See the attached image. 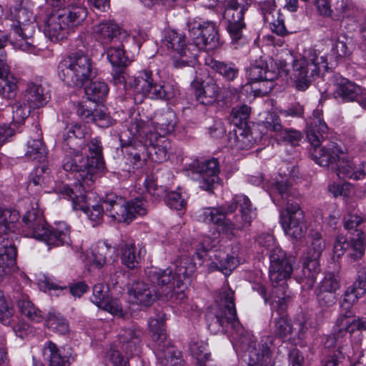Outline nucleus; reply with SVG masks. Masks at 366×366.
<instances>
[{"mask_svg":"<svg viewBox=\"0 0 366 366\" xmlns=\"http://www.w3.org/2000/svg\"><path fill=\"white\" fill-rule=\"evenodd\" d=\"M208 328L212 333L227 332L229 328L232 334L234 347L251 355L256 348V340L250 332L239 323L236 312L234 292L229 287L222 288L216 300L214 313L207 315Z\"/></svg>","mask_w":366,"mask_h":366,"instance_id":"1","label":"nucleus"},{"mask_svg":"<svg viewBox=\"0 0 366 366\" xmlns=\"http://www.w3.org/2000/svg\"><path fill=\"white\" fill-rule=\"evenodd\" d=\"M147 282L144 281L134 282L128 289V294L134 304L148 307L157 299L170 301L174 304H180L185 300L184 293L179 291L174 293L172 290V277L169 269H161L149 267L145 269Z\"/></svg>","mask_w":366,"mask_h":366,"instance_id":"2","label":"nucleus"},{"mask_svg":"<svg viewBox=\"0 0 366 366\" xmlns=\"http://www.w3.org/2000/svg\"><path fill=\"white\" fill-rule=\"evenodd\" d=\"M62 160L63 169L74 174L75 182L72 187L68 184H62L56 188V192L63 197H72L74 200V207L83 209L84 200L83 197L84 189H91L96 179L99 175L92 168L89 158L84 157L81 149L66 150Z\"/></svg>","mask_w":366,"mask_h":366,"instance_id":"3","label":"nucleus"},{"mask_svg":"<svg viewBox=\"0 0 366 366\" xmlns=\"http://www.w3.org/2000/svg\"><path fill=\"white\" fill-rule=\"evenodd\" d=\"M270 195L275 204L286 207L280 216L285 234L296 239L303 237L306 230L305 214L299 204L292 199L295 191L288 179L282 176L277 178L272 183Z\"/></svg>","mask_w":366,"mask_h":366,"instance_id":"4","label":"nucleus"},{"mask_svg":"<svg viewBox=\"0 0 366 366\" xmlns=\"http://www.w3.org/2000/svg\"><path fill=\"white\" fill-rule=\"evenodd\" d=\"M327 130L328 127L323 119L322 109H315L307 122V139L314 147L313 159L322 167H330L340 179L342 162L340 158L342 154L340 146L336 142H330L327 147L318 148L325 139L324 135L327 134Z\"/></svg>","mask_w":366,"mask_h":366,"instance_id":"5","label":"nucleus"},{"mask_svg":"<svg viewBox=\"0 0 366 366\" xmlns=\"http://www.w3.org/2000/svg\"><path fill=\"white\" fill-rule=\"evenodd\" d=\"M57 71L59 78L66 85L81 87L92 76L93 62L82 51H76L63 59Z\"/></svg>","mask_w":366,"mask_h":366,"instance_id":"6","label":"nucleus"},{"mask_svg":"<svg viewBox=\"0 0 366 366\" xmlns=\"http://www.w3.org/2000/svg\"><path fill=\"white\" fill-rule=\"evenodd\" d=\"M129 86L136 93L134 99L137 101L138 95L148 97L152 99L172 100L179 95L178 84L174 81L157 84L152 78L151 71L144 70L139 72L137 77L129 81Z\"/></svg>","mask_w":366,"mask_h":366,"instance_id":"7","label":"nucleus"},{"mask_svg":"<svg viewBox=\"0 0 366 366\" xmlns=\"http://www.w3.org/2000/svg\"><path fill=\"white\" fill-rule=\"evenodd\" d=\"M152 123H145L141 119L135 118L130 124L128 130L133 139L143 144L150 158L161 163L167 159L169 142L151 130Z\"/></svg>","mask_w":366,"mask_h":366,"instance_id":"8","label":"nucleus"},{"mask_svg":"<svg viewBox=\"0 0 366 366\" xmlns=\"http://www.w3.org/2000/svg\"><path fill=\"white\" fill-rule=\"evenodd\" d=\"M327 69V58L325 54L314 49L305 50L298 59L293 61L294 76L296 88L299 91H305L315 76L320 71Z\"/></svg>","mask_w":366,"mask_h":366,"instance_id":"9","label":"nucleus"},{"mask_svg":"<svg viewBox=\"0 0 366 366\" xmlns=\"http://www.w3.org/2000/svg\"><path fill=\"white\" fill-rule=\"evenodd\" d=\"M15 21L11 24L10 36L14 41L11 43L22 51L31 52L33 51V36L36 31V24L33 13L25 7H14Z\"/></svg>","mask_w":366,"mask_h":366,"instance_id":"10","label":"nucleus"},{"mask_svg":"<svg viewBox=\"0 0 366 366\" xmlns=\"http://www.w3.org/2000/svg\"><path fill=\"white\" fill-rule=\"evenodd\" d=\"M105 212L118 222H132L137 215L142 216L147 212L145 201L137 198L126 202L121 197L109 194L104 198Z\"/></svg>","mask_w":366,"mask_h":366,"instance_id":"11","label":"nucleus"},{"mask_svg":"<svg viewBox=\"0 0 366 366\" xmlns=\"http://www.w3.org/2000/svg\"><path fill=\"white\" fill-rule=\"evenodd\" d=\"M234 202L237 208L239 207L240 215H234L232 219L224 215V219L217 224L219 233L231 238L240 231L250 226L252 221L256 217L255 209L252 207L249 198L245 195H236Z\"/></svg>","mask_w":366,"mask_h":366,"instance_id":"12","label":"nucleus"},{"mask_svg":"<svg viewBox=\"0 0 366 366\" xmlns=\"http://www.w3.org/2000/svg\"><path fill=\"white\" fill-rule=\"evenodd\" d=\"M162 44L174 53L173 64L177 68L188 66L194 59L195 55L188 47L186 36L181 32L172 29L165 31Z\"/></svg>","mask_w":366,"mask_h":366,"instance_id":"13","label":"nucleus"},{"mask_svg":"<svg viewBox=\"0 0 366 366\" xmlns=\"http://www.w3.org/2000/svg\"><path fill=\"white\" fill-rule=\"evenodd\" d=\"M362 219L357 213H348L345 216V229L347 230L345 237L348 240V256L353 260L362 257L365 254V236L360 227Z\"/></svg>","mask_w":366,"mask_h":366,"instance_id":"14","label":"nucleus"},{"mask_svg":"<svg viewBox=\"0 0 366 366\" xmlns=\"http://www.w3.org/2000/svg\"><path fill=\"white\" fill-rule=\"evenodd\" d=\"M276 305L280 306L278 313L281 315V317L274 318V335L281 338L286 337L291 335L294 331L297 330L298 337L301 338L302 335L307 330L306 318L305 315L303 313L299 314L295 320L294 323L292 324L287 317L283 314L286 308L285 299L279 298L275 304H272V307L274 308Z\"/></svg>","mask_w":366,"mask_h":366,"instance_id":"15","label":"nucleus"},{"mask_svg":"<svg viewBox=\"0 0 366 366\" xmlns=\"http://www.w3.org/2000/svg\"><path fill=\"white\" fill-rule=\"evenodd\" d=\"M190 36L199 49L212 51L219 46L217 26L213 21H203L189 28Z\"/></svg>","mask_w":366,"mask_h":366,"instance_id":"16","label":"nucleus"},{"mask_svg":"<svg viewBox=\"0 0 366 366\" xmlns=\"http://www.w3.org/2000/svg\"><path fill=\"white\" fill-rule=\"evenodd\" d=\"M269 276L272 282L279 283L290 277L293 270L292 258L287 257L281 248L272 249L269 254Z\"/></svg>","mask_w":366,"mask_h":366,"instance_id":"17","label":"nucleus"},{"mask_svg":"<svg viewBox=\"0 0 366 366\" xmlns=\"http://www.w3.org/2000/svg\"><path fill=\"white\" fill-rule=\"evenodd\" d=\"M244 14L242 11L233 10L232 6L229 9H224L223 18L226 22V30L231 39V43L237 47V45L244 42L245 39L243 30L246 28L244 21Z\"/></svg>","mask_w":366,"mask_h":366,"instance_id":"18","label":"nucleus"},{"mask_svg":"<svg viewBox=\"0 0 366 366\" xmlns=\"http://www.w3.org/2000/svg\"><path fill=\"white\" fill-rule=\"evenodd\" d=\"M166 269H169L171 271L172 277L171 282L174 283L171 288L172 290L174 291L175 295L177 292L182 290V292L184 293L186 299L187 295L185 291L187 289V284L184 282V280L191 276L196 270V263L194 262L193 258L189 256H183L178 262V264L177 265L174 271L169 267Z\"/></svg>","mask_w":366,"mask_h":366,"instance_id":"19","label":"nucleus"},{"mask_svg":"<svg viewBox=\"0 0 366 366\" xmlns=\"http://www.w3.org/2000/svg\"><path fill=\"white\" fill-rule=\"evenodd\" d=\"M96 39L102 44H111L119 40H127L129 34L113 21H103L94 27Z\"/></svg>","mask_w":366,"mask_h":366,"instance_id":"20","label":"nucleus"},{"mask_svg":"<svg viewBox=\"0 0 366 366\" xmlns=\"http://www.w3.org/2000/svg\"><path fill=\"white\" fill-rule=\"evenodd\" d=\"M246 74L251 82L261 81L268 84L265 91H264V93L272 89V82L277 78L276 71L269 69L267 63L262 58L252 63L246 69Z\"/></svg>","mask_w":366,"mask_h":366,"instance_id":"21","label":"nucleus"},{"mask_svg":"<svg viewBox=\"0 0 366 366\" xmlns=\"http://www.w3.org/2000/svg\"><path fill=\"white\" fill-rule=\"evenodd\" d=\"M71 29L57 10L46 19L44 26L45 36L54 42H60L66 39Z\"/></svg>","mask_w":366,"mask_h":366,"instance_id":"22","label":"nucleus"},{"mask_svg":"<svg viewBox=\"0 0 366 366\" xmlns=\"http://www.w3.org/2000/svg\"><path fill=\"white\" fill-rule=\"evenodd\" d=\"M194 171L199 174L200 187L204 190H210L212 185L219 180V163L215 158L197 162L194 166Z\"/></svg>","mask_w":366,"mask_h":366,"instance_id":"23","label":"nucleus"},{"mask_svg":"<svg viewBox=\"0 0 366 366\" xmlns=\"http://www.w3.org/2000/svg\"><path fill=\"white\" fill-rule=\"evenodd\" d=\"M196 99L205 105L212 104L220 95L221 89L216 81L212 78L204 81L194 80L192 83Z\"/></svg>","mask_w":366,"mask_h":366,"instance_id":"24","label":"nucleus"},{"mask_svg":"<svg viewBox=\"0 0 366 366\" xmlns=\"http://www.w3.org/2000/svg\"><path fill=\"white\" fill-rule=\"evenodd\" d=\"M17 249L11 237L0 238V281L7 276L16 264Z\"/></svg>","mask_w":366,"mask_h":366,"instance_id":"25","label":"nucleus"},{"mask_svg":"<svg viewBox=\"0 0 366 366\" xmlns=\"http://www.w3.org/2000/svg\"><path fill=\"white\" fill-rule=\"evenodd\" d=\"M33 109L44 107L50 97L49 90L40 83L29 82L20 95Z\"/></svg>","mask_w":366,"mask_h":366,"instance_id":"26","label":"nucleus"},{"mask_svg":"<svg viewBox=\"0 0 366 366\" xmlns=\"http://www.w3.org/2000/svg\"><path fill=\"white\" fill-rule=\"evenodd\" d=\"M44 233L38 239L49 246L59 247L71 243L70 227L65 222H59L51 228L46 227Z\"/></svg>","mask_w":366,"mask_h":366,"instance_id":"27","label":"nucleus"},{"mask_svg":"<svg viewBox=\"0 0 366 366\" xmlns=\"http://www.w3.org/2000/svg\"><path fill=\"white\" fill-rule=\"evenodd\" d=\"M237 209V204L234 202V197L231 202L217 207H206L197 212L198 221L214 224L216 226L224 219V215L232 214Z\"/></svg>","mask_w":366,"mask_h":366,"instance_id":"28","label":"nucleus"},{"mask_svg":"<svg viewBox=\"0 0 366 366\" xmlns=\"http://www.w3.org/2000/svg\"><path fill=\"white\" fill-rule=\"evenodd\" d=\"M141 336L142 332L134 326L124 329L119 335L122 350L131 356L139 355L141 351Z\"/></svg>","mask_w":366,"mask_h":366,"instance_id":"29","label":"nucleus"},{"mask_svg":"<svg viewBox=\"0 0 366 366\" xmlns=\"http://www.w3.org/2000/svg\"><path fill=\"white\" fill-rule=\"evenodd\" d=\"M23 222L29 229V235L38 239L45 232L46 224L41 211L32 208L23 217ZM44 233H43L44 234Z\"/></svg>","mask_w":366,"mask_h":366,"instance_id":"30","label":"nucleus"},{"mask_svg":"<svg viewBox=\"0 0 366 366\" xmlns=\"http://www.w3.org/2000/svg\"><path fill=\"white\" fill-rule=\"evenodd\" d=\"M156 355L160 366H183L180 352L175 349L170 341L157 346Z\"/></svg>","mask_w":366,"mask_h":366,"instance_id":"31","label":"nucleus"},{"mask_svg":"<svg viewBox=\"0 0 366 366\" xmlns=\"http://www.w3.org/2000/svg\"><path fill=\"white\" fill-rule=\"evenodd\" d=\"M156 119L155 122L152 120L144 121L145 123H152L151 130L153 133H157L158 136L164 137L174 131L177 125V117L174 112L172 110L163 112L157 115Z\"/></svg>","mask_w":366,"mask_h":366,"instance_id":"32","label":"nucleus"},{"mask_svg":"<svg viewBox=\"0 0 366 366\" xmlns=\"http://www.w3.org/2000/svg\"><path fill=\"white\" fill-rule=\"evenodd\" d=\"M127 40H119L109 44L106 49L107 59L114 69H124L129 64V58L126 55L124 43Z\"/></svg>","mask_w":366,"mask_h":366,"instance_id":"33","label":"nucleus"},{"mask_svg":"<svg viewBox=\"0 0 366 366\" xmlns=\"http://www.w3.org/2000/svg\"><path fill=\"white\" fill-rule=\"evenodd\" d=\"M58 11L71 31L81 25L87 16L86 9L79 5H69Z\"/></svg>","mask_w":366,"mask_h":366,"instance_id":"34","label":"nucleus"},{"mask_svg":"<svg viewBox=\"0 0 366 366\" xmlns=\"http://www.w3.org/2000/svg\"><path fill=\"white\" fill-rule=\"evenodd\" d=\"M19 312L31 320L40 322L42 320L41 312L30 301L29 296L17 290L14 295Z\"/></svg>","mask_w":366,"mask_h":366,"instance_id":"35","label":"nucleus"},{"mask_svg":"<svg viewBox=\"0 0 366 366\" xmlns=\"http://www.w3.org/2000/svg\"><path fill=\"white\" fill-rule=\"evenodd\" d=\"M50 169L46 165L36 167L30 174L27 189L36 193L50 182Z\"/></svg>","mask_w":366,"mask_h":366,"instance_id":"36","label":"nucleus"},{"mask_svg":"<svg viewBox=\"0 0 366 366\" xmlns=\"http://www.w3.org/2000/svg\"><path fill=\"white\" fill-rule=\"evenodd\" d=\"M19 217L16 209L0 207V238L10 237L9 234L14 232Z\"/></svg>","mask_w":366,"mask_h":366,"instance_id":"37","label":"nucleus"},{"mask_svg":"<svg viewBox=\"0 0 366 366\" xmlns=\"http://www.w3.org/2000/svg\"><path fill=\"white\" fill-rule=\"evenodd\" d=\"M205 64L222 76L227 81H234L239 74V69L232 62H224L212 57L205 59Z\"/></svg>","mask_w":366,"mask_h":366,"instance_id":"38","label":"nucleus"},{"mask_svg":"<svg viewBox=\"0 0 366 366\" xmlns=\"http://www.w3.org/2000/svg\"><path fill=\"white\" fill-rule=\"evenodd\" d=\"M272 344V337L265 335L261 340V354L258 351H253L249 355L248 366H263L270 362V345Z\"/></svg>","mask_w":366,"mask_h":366,"instance_id":"39","label":"nucleus"},{"mask_svg":"<svg viewBox=\"0 0 366 366\" xmlns=\"http://www.w3.org/2000/svg\"><path fill=\"white\" fill-rule=\"evenodd\" d=\"M4 69L0 66V97L11 99L16 97L18 86L15 78L10 74L9 66L5 65Z\"/></svg>","mask_w":366,"mask_h":366,"instance_id":"40","label":"nucleus"},{"mask_svg":"<svg viewBox=\"0 0 366 366\" xmlns=\"http://www.w3.org/2000/svg\"><path fill=\"white\" fill-rule=\"evenodd\" d=\"M165 315L159 312L154 317H150L148 323L152 340L157 346L168 342L164 328Z\"/></svg>","mask_w":366,"mask_h":366,"instance_id":"41","label":"nucleus"},{"mask_svg":"<svg viewBox=\"0 0 366 366\" xmlns=\"http://www.w3.org/2000/svg\"><path fill=\"white\" fill-rule=\"evenodd\" d=\"M90 156L86 157L89 158V162L92 164L94 169L99 174L104 170V162L102 155V146L99 138L95 137L92 139L87 144Z\"/></svg>","mask_w":366,"mask_h":366,"instance_id":"42","label":"nucleus"},{"mask_svg":"<svg viewBox=\"0 0 366 366\" xmlns=\"http://www.w3.org/2000/svg\"><path fill=\"white\" fill-rule=\"evenodd\" d=\"M42 353L44 359L46 360L49 366H69V358L63 355L56 344L49 341L43 349Z\"/></svg>","mask_w":366,"mask_h":366,"instance_id":"43","label":"nucleus"},{"mask_svg":"<svg viewBox=\"0 0 366 366\" xmlns=\"http://www.w3.org/2000/svg\"><path fill=\"white\" fill-rule=\"evenodd\" d=\"M366 292V269L358 272V279L345 292V304H355L359 297Z\"/></svg>","mask_w":366,"mask_h":366,"instance_id":"44","label":"nucleus"},{"mask_svg":"<svg viewBox=\"0 0 366 366\" xmlns=\"http://www.w3.org/2000/svg\"><path fill=\"white\" fill-rule=\"evenodd\" d=\"M121 251V259L123 264L130 269L139 267L142 260L141 250L137 251L134 243L123 244Z\"/></svg>","mask_w":366,"mask_h":366,"instance_id":"45","label":"nucleus"},{"mask_svg":"<svg viewBox=\"0 0 366 366\" xmlns=\"http://www.w3.org/2000/svg\"><path fill=\"white\" fill-rule=\"evenodd\" d=\"M90 189H84L83 192V197H84V206L83 209L81 208H76L74 207V199L72 197H64L65 199H67L70 201H71L72 203V207L75 210H81L84 213H86L89 217V219L93 222L94 224H99L103 217L104 211L105 210V206H104V199L102 202V204H97L95 205H93L92 208L89 207V203L86 199V192L89 191Z\"/></svg>","mask_w":366,"mask_h":366,"instance_id":"46","label":"nucleus"},{"mask_svg":"<svg viewBox=\"0 0 366 366\" xmlns=\"http://www.w3.org/2000/svg\"><path fill=\"white\" fill-rule=\"evenodd\" d=\"M46 325L51 331L59 335H65L69 331V321L56 310H51L48 313Z\"/></svg>","mask_w":366,"mask_h":366,"instance_id":"47","label":"nucleus"},{"mask_svg":"<svg viewBox=\"0 0 366 366\" xmlns=\"http://www.w3.org/2000/svg\"><path fill=\"white\" fill-rule=\"evenodd\" d=\"M112 252V249L110 246L105 242H99L92 247L91 254L88 255V259L92 266L101 268L106 264L107 257Z\"/></svg>","mask_w":366,"mask_h":366,"instance_id":"48","label":"nucleus"},{"mask_svg":"<svg viewBox=\"0 0 366 366\" xmlns=\"http://www.w3.org/2000/svg\"><path fill=\"white\" fill-rule=\"evenodd\" d=\"M13 125H20L24 123L29 117L33 108L20 96L11 105Z\"/></svg>","mask_w":366,"mask_h":366,"instance_id":"49","label":"nucleus"},{"mask_svg":"<svg viewBox=\"0 0 366 366\" xmlns=\"http://www.w3.org/2000/svg\"><path fill=\"white\" fill-rule=\"evenodd\" d=\"M47 149L41 139H30L27 142L25 157L30 160L44 162L47 157Z\"/></svg>","mask_w":366,"mask_h":366,"instance_id":"50","label":"nucleus"},{"mask_svg":"<svg viewBox=\"0 0 366 366\" xmlns=\"http://www.w3.org/2000/svg\"><path fill=\"white\" fill-rule=\"evenodd\" d=\"M108 92V86L103 81H92L85 88V94L88 99L94 102L104 99Z\"/></svg>","mask_w":366,"mask_h":366,"instance_id":"51","label":"nucleus"},{"mask_svg":"<svg viewBox=\"0 0 366 366\" xmlns=\"http://www.w3.org/2000/svg\"><path fill=\"white\" fill-rule=\"evenodd\" d=\"M14 315V309L11 300L0 290V322L6 326L10 325Z\"/></svg>","mask_w":366,"mask_h":366,"instance_id":"52","label":"nucleus"},{"mask_svg":"<svg viewBox=\"0 0 366 366\" xmlns=\"http://www.w3.org/2000/svg\"><path fill=\"white\" fill-rule=\"evenodd\" d=\"M145 151V148L143 144L139 145V149L137 150L132 145L128 146L126 148V154H127V164L132 165V168H129L128 171L130 172L131 169H135L141 167L144 164V159L142 156Z\"/></svg>","mask_w":366,"mask_h":366,"instance_id":"53","label":"nucleus"},{"mask_svg":"<svg viewBox=\"0 0 366 366\" xmlns=\"http://www.w3.org/2000/svg\"><path fill=\"white\" fill-rule=\"evenodd\" d=\"M361 14V12L357 9H350L349 6H345V21H346L345 27L349 31L359 30L360 32H362L365 30L359 22Z\"/></svg>","mask_w":366,"mask_h":366,"instance_id":"54","label":"nucleus"},{"mask_svg":"<svg viewBox=\"0 0 366 366\" xmlns=\"http://www.w3.org/2000/svg\"><path fill=\"white\" fill-rule=\"evenodd\" d=\"M302 137V134L300 131L292 128H285L281 133H278V136L275 139L279 144L283 143L296 147L299 145Z\"/></svg>","mask_w":366,"mask_h":366,"instance_id":"55","label":"nucleus"},{"mask_svg":"<svg viewBox=\"0 0 366 366\" xmlns=\"http://www.w3.org/2000/svg\"><path fill=\"white\" fill-rule=\"evenodd\" d=\"M189 350L199 362H206L210 357V353L207 351V344L203 340L192 339L189 343Z\"/></svg>","mask_w":366,"mask_h":366,"instance_id":"56","label":"nucleus"},{"mask_svg":"<svg viewBox=\"0 0 366 366\" xmlns=\"http://www.w3.org/2000/svg\"><path fill=\"white\" fill-rule=\"evenodd\" d=\"M320 258L306 256L304 262L302 273L305 278L308 279L310 284L312 285L320 271Z\"/></svg>","mask_w":366,"mask_h":366,"instance_id":"57","label":"nucleus"},{"mask_svg":"<svg viewBox=\"0 0 366 366\" xmlns=\"http://www.w3.org/2000/svg\"><path fill=\"white\" fill-rule=\"evenodd\" d=\"M218 262H212L219 271L222 272L225 276L230 274L231 272L237 266L239 260L234 256L228 254L223 257L219 256Z\"/></svg>","mask_w":366,"mask_h":366,"instance_id":"58","label":"nucleus"},{"mask_svg":"<svg viewBox=\"0 0 366 366\" xmlns=\"http://www.w3.org/2000/svg\"><path fill=\"white\" fill-rule=\"evenodd\" d=\"M164 202L172 209L184 212L186 209V201L182 197L179 192L175 191L167 192L164 197Z\"/></svg>","mask_w":366,"mask_h":366,"instance_id":"59","label":"nucleus"},{"mask_svg":"<svg viewBox=\"0 0 366 366\" xmlns=\"http://www.w3.org/2000/svg\"><path fill=\"white\" fill-rule=\"evenodd\" d=\"M365 164H361L357 167L352 161L347 160L345 162V178L361 179L365 176L364 169Z\"/></svg>","mask_w":366,"mask_h":366,"instance_id":"60","label":"nucleus"},{"mask_svg":"<svg viewBox=\"0 0 366 366\" xmlns=\"http://www.w3.org/2000/svg\"><path fill=\"white\" fill-rule=\"evenodd\" d=\"M82 143L72 133L69 132V127H66L63 133L62 149L66 150H78L82 149Z\"/></svg>","mask_w":366,"mask_h":366,"instance_id":"61","label":"nucleus"},{"mask_svg":"<svg viewBox=\"0 0 366 366\" xmlns=\"http://www.w3.org/2000/svg\"><path fill=\"white\" fill-rule=\"evenodd\" d=\"M362 92L360 86L345 78V102H358Z\"/></svg>","mask_w":366,"mask_h":366,"instance_id":"62","label":"nucleus"},{"mask_svg":"<svg viewBox=\"0 0 366 366\" xmlns=\"http://www.w3.org/2000/svg\"><path fill=\"white\" fill-rule=\"evenodd\" d=\"M325 249V242L318 233L315 234L308 249L307 256L320 258Z\"/></svg>","mask_w":366,"mask_h":366,"instance_id":"63","label":"nucleus"},{"mask_svg":"<svg viewBox=\"0 0 366 366\" xmlns=\"http://www.w3.org/2000/svg\"><path fill=\"white\" fill-rule=\"evenodd\" d=\"M263 124L267 131L275 133V137L283 130L279 116L273 112L268 113Z\"/></svg>","mask_w":366,"mask_h":366,"instance_id":"64","label":"nucleus"}]
</instances>
